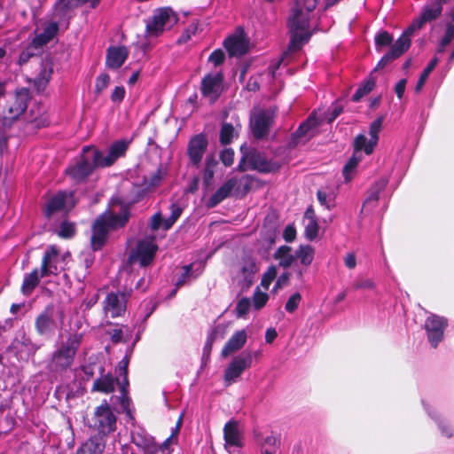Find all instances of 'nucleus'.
<instances>
[{
	"instance_id": "1",
	"label": "nucleus",
	"mask_w": 454,
	"mask_h": 454,
	"mask_svg": "<svg viewBox=\"0 0 454 454\" xmlns=\"http://www.w3.org/2000/svg\"><path fill=\"white\" fill-rule=\"evenodd\" d=\"M319 0H300L292 9L287 20V26L291 34L289 43L290 51L299 50L303 43L308 42L311 33L309 31V20Z\"/></svg>"
},
{
	"instance_id": "2",
	"label": "nucleus",
	"mask_w": 454,
	"mask_h": 454,
	"mask_svg": "<svg viewBox=\"0 0 454 454\" xmlns=\"http://www.w3.org/2000/svg\"><path fill=\"white\" fill-rule=\"evenodd\" d=\"M442 10V8L440 2H432L427 4L422 9L420 15L413 20L398 40L391 46L389 51L382 57L377 67H383L387 63L403 54L410 48L411 36L412 34L421 28L425 23L436 20L441 15Z\"/></svg>"
},
{
	"instance_id": "3",
	"label": "nucleus",
	"mask_w": 454,
	"mask_h": 454,
	"mask_svg": "<svg viewBox=\"0 0 454 454\" xmlns=\"http://www.w3.org/2000/svg\"><path fill=\"white\" fill-rule=\"evenodd\" d=\"M128 219L129 212L123 207H121L119 213L109 210L100 215L92 226L91 247L93 250L101 249L107 239L108 232L123 227Z\"/></svg>"
},
{
	"instance_id": "4",
	"label": "nucleus",
	"mask_w": 454,
	"mask_h": 454,
	"mask_svg": "<svg viewBox=\"0 0 454 454\" xmlns=\"http://www.w3.org/2000/svg\"><path fill=\"white\" fill-rule=\"evenodd\" d=\"M82 333H69L65 340H62L58 348L53 352L50 369L54 372H60L69 368L74 360L76 352L82 341Z\"/></svg>"
},
{
	"instance_id": "5",
	"label": "nucleus",
	"mask_w": 454,
	"mask_h": 454,
	"mask_svg": "<svg viewBox=\"0 0 454 454\" xmlns=\"http://www.w3.org/2000/svg\"><path fill=\"white\" fill-rule=\"evenodd\" d=\"M127 140L114 142L107 152L85 148L93 168H106L112 166L118 158L123 156L129 147Z\"/></svg>"
},
{
	"instance_id": "6",
	"label": "nucleus",
	"mask_w": 454,
	"mask_h": 454,
	"mask_svg": "<svg viewBox=\"0 0 454 454\" xmlns=\"http://www.w3.org/2000/svg\"><path fill=\"white\" fill-rule=\"evenodd\" d=\"M177 19L170 8H160L145 21V36L155 38L162 35L165 30L169 29Z\"/></svg>"
},
{
	"instance_id": "7",
	"label": "nucleus",
	"mask_w": 454,
	"mask_h": 454,
	"mask_svg": "<svg viewBox=\"0 0 454 454\" xmlns=\"http://www.w3.org/2000/svg\"><path fill=\"white\" fill-rule=\"evenodd\" d=\"M116 420V415L107 402L104 401L95 409L92 416L88 419V425L98 431V434L106 435L115 431Z\"/></svg>"
},
{
	"instance_id": "8",
	"label": "nucleus",
	"mask_w": 454,
	"mask_h": 454,
	"mask_svg": "<svg viewBox=\"0 0 454 454\" xmlns=\"http://www.w3.org/2000/svg\"><path fill=\"white\" fill-rule=\"evenodd\" d=\"M157 249L158 247L154 244L153 238H145L131 250L129 262L130 263L138 262L141 266L145 267L153 262Z\"/></svg>"
},
{
	"instance_id": "9",
	"label": "nucleus",
	"mask_w": 454,
	"mask_h": 454,
	"mask_svg": "<svg viewBox=\"0 0 454 454\" xmlns=\"http://www.w3.org/2000/svg\"><path fill=\"white\" fill-rule=\"evenodd\" d=\"M252 354H241L234 356L224 370L223 380L226 386L236 382L241 374L252 365Z\"/></svg>"
},
{
	"instance_id": "10",
	"label": "nucleus",
	"mask_w": 454,
	"mask_h": 454,
	"mask_svg": "<svg viewBox=\"0 0 454 454\" xmlns=\"http://www.w3.org/2000/svg\"><path fill=\"white\" fill-rule=\"evenodd\" d=\"M223 79L221 73L208 74L202 79L201 94L209 103H214L222 94Z\"/></svg>"
},
{
	"instance_id": "11",
	"label": "nucleus",
	"mask_w": 454,
	"mask_h": 454,
	"mask_svg": "<svg viewBox=\"0 0 454 454\" xmlns=\"http://www.w3.org/2000/svg\"><path fill=\"white\" fill-rule=\"evenodd\" d=\"M274 114L270 110L255 111L251 117V129L256 138H263L269 134L273 123Z\"/></svg>"
},
{
	"instance_id": "12",
	"label": "nucleus",
	"mask_w": 454,
	"mask_h": 454,
	"mask_svg": "<svg viewBox=\"0 0 454 454\" xmlns=\"http://www.w3.org/2000/svg\"><path fill=\"white\" fill-rule=\"evenodd\" d=\"M447 325V320L444 317L434 314H431L427 318L425 329L427 333L428 340L434 348H436L442 341Z\"/></svg>"
},
{
	"instance_id": "13",
	"label": "nucleus",
	"mask_w": 454,
	"mask_h": 454,
	"mask_svg": "<svg viewBox=\"0 0 454 454\" xmlns=\"http://www.w3.org/2000/svg\"><path fill=\"white\" fill-rule=\"evenodd\" d=\"M93 169L92 163L84 148L81 157L66 169V174L75 182H81L86 179Z\"/></svg>"
},
{
	"instance_id": "14",
	"label": "nucleus",
	"mask_w": 454,
	"mask_h": 454,
	"mask_svg": "<svg viewBox=\"0 0 454 454\" xmlns=\"http://www.w3.org/2000/svg\"><path fill=\"white\" fill-rule=\"evenodd\" d=\"M128 295L123 292L109 293L104 301L105 313L111 317L121 316L126 310Z\"/></svg>"
},
{
	"instance_id": "15",
	"label": "nucleus",
	"mask_w": 454,
	"mask_h": 454,
	"mask_svg": "<svg viewBox=\"0 0 454 454\" xmlns=\"http://www.w3.org/2000/svg\"><path fill=\"white\" fill-rule=\"evenodd\" d=\"M74 205L72 192H59L49 199L45 207V215L51 217L54 213L61 210H68Z\"/></svg>"
},
{
	"instance_id": "16",
	"label": "nucleus",
	"mask_w": 454,
	"mask_h": 454,
	"mask_svg": "<svg viewBox=\"0 0 454 454\" xmlns=\"http://www.w3.org/2000/svg\"><path fill=\"white\" fill-rule=\"evenodd\" d=\"M207 144V138L204 134H198L190 139L187 146V154L192 165L200 166Z\"/></svg>"
},
{
	"instance_id": "17",
	"label": "nucleus",
	"mask_w": 454,
	"mask_h": 454,
	"mask_svg": "<svg viewBox=\"0 0 454 454\" xmlns=\"http://www.w3.org/2000/svg\"><path fill=\"white\" fill-rule=\"evenodd\" d=\"M100 0H57L53 8V18L59 20L67 18V14L82 4H90L91 8H96Z\"/></svg>"
},
{
	"instance_id": "18",
	"label": "nucleus",
	"mask_w": 454,
	"mask_h": 454,
	"mask_svg": "<svg viewBox=\"0 0 454 454\" xmlns=\"http://www.w3.org/2000/svg\"><path fill=\"white\" fill-rule=\"evenodd\" d=\"M59 259L58 249L51 246L44 253L41 264V277L57 275L59 272L57 262Z\"/></svg>"
},
{
	"instance_id": "19",
	"label": "nucleus",
	"mask_w": 454,
	"mask_h": 454,
	"mask_svg": "<svg viewBox=\"0 0 454 454\" xmlns=\"http://www.w3.org/2000/svg\"><path fill=\"white\" fill-rule=\"evenodd\" d=\"M28 90L21 89L17 91L13 100L8 106L9 116L5 119L16 120L27 107Z\"/></svg>"
},
{
	"instance_id": "20",
	"label": "nucleus",
	"mask_w": 454,
	"mask_h": 454,
	"mask_svg": "<svg viewBox=\"0 0 454 454\" xmlns=\"http://www.w3.org/2000/svg\"><path fill=\"white\" fill-rule=\"evenodd\" d=\"M56 327L52 308H46L35 319V329L40 335L50 334Z\"/></svg>"
},
{
	"instance_id": "21",
	"label": "nucleus",
	"mask_w": 454,
	"mask_h": 454,
	"mask_svg": "<svg viewBox=\"0 0 454 454\" xmlns=\"http://www.w3.org/2000/svg\"><path fill=\"white\" fill-rule=\"evenodd\" d=\"M224 47L229 52L230 56L239 57L247 51L248 42L242 33H238L225 39Z\"/></svg>"
},
{
	"instance_id": "22",
	"label": "nucleus",
	"mask_w": 454,
	"mask_h": 454,
	"mask_svg": "<svg viewBox=\"0 0 454 454\" xmlns=\"http://www.w3.org/2000/svg\"><path fill=\"white\" fill-rule=\"evenodd\" d=\"M237 178L232 177L229 179L221 187H219L214 194H212V196L207 200L206 206L208 208L215 207L224 199L231 196L232 191L237 187Z\"/></svg>"
},
{
	"instance_id": "23",
	"label": "nucleus",
	"mask_w": 454,
	"mask_h": 454,
	"mask_svg": "<svg viewBox=\"0 0 454 454\" xmlns=\"http://www.w3.org/2000/svg\"><path fill=\"white\" fill-rule=\"evenodd\" d=\"M247 333L246 330H239L234 333V334L229 339L226 344L223 346L221 356L226 358L231 354H233L240 350L247 342Z\"/></svg>"
},
{
	"instance_id": "24",
	"label": "nucleus",
	"mask_w": 454,
	"mask_h": 454,
	"mask_svg": "<svg viewBox=\"0 0 454 454\" xmlns=\"http://www.w3.org/2000/svg\"><path fill=\"white\" fill-rule=\"evenodd\" d=\"M318 125L317 119L310 116L305 122L300 125L299 129L294 134V144L305 142L315 136L317 127Z\"/></svg>"
},
{
	"instance_id": "25",
	"label": "nucleus",
	"mask_w": 454,
	"mask_h": 454,
	"mask_svg": "<svg viewBox=\"0 0 454 454\" xmlns=\"http://www.w3.org/2000/svg\"><path fill=\"white\" fill-rule=\"evenodd\" d=\"M129 56L125 46H113L108 48L106 54V66L111 69L120 68Z\"/></svg>"
},
{
	"instance_id": "26",
	"label": "nucleus",
	"mask_w": 454,
	"mask_h": 454,
	"mask_svg": "<svg viewBox=\"0 0 454 454\" xmlns=\"http://www.w3.org/2000/svg\"><path fill=\"white\" fill-rule=\"evenodd\" d=\"M247 159L252 169H256L261 172H271L278 168L275 163L268 161L266 158L257 151H251L247 154Z\"/></svg>"
},
{
	"instance_id": "27",
	"label": "nucleus",
	"mask_w": 454,
	"mask_h": 454,
	"mask_svg": "<svg viewBox=\"0 0 454 454\" xmlns=\"http://www.w3.org/2000/svg\"><path fill=\"white\" fill-rule=\"evenodd\" d=\"M53 73V62L50 58L42 60L41 70L35 78L34 83L38 91L43 90L51 78Z\"/></svg>"
},
{
	"instance_id": "28",
	"label": "nucleus",
	"mask_w": 454,
	"mask_h": 454,
	"mask_svg": "<svg viewBox=\"0 0 454 454\" xmlns=\"http://www.w3.org/2000/svg\"><path fill=\"white\" fill-rule=\"evenodd\" d=\"M387 184V179L380 178L371 186L368 191V196L363 204V209H372L377 205L379 195L385 190Z\"/></svg>"
},
{
	"instance_id": "29",
	"label": "nucleus",
	"mask_w": 454,
	"mask_h": 454,
	"mask_svg": "<svg viewBox=\"0 0 454 454\" xmlns=\"http://www.w3.org/2000/svg\"><path fill=\"white\" fill-rule=\"evenodd\" d=\"M59 29L58 23L55 21L45 24L42 33L37 34L33 40L35 47H41L48 43L57 34Z\"/></svg>"
},
{
	"instance_id": "30",
	"label": "nucleus",
	"mask_w": 454,
	"mask_h": 454,
	"mask_svg": "<svg viewBox=\"0 0 454 454\" xmlns=\"http://www.w3.org/2000/svg\"><path fill=\"white\" fill-rule=\"evenodd\" d=\"M224 440L226 445L240 447L241 436L236 421H229L223 428Z\"/></svg>"
},
{
	"instance_id": "31",
	"label": "nucleus",
	"mask_w": 454,
	"mask_h": 454,
	"mask_svg": "<svg viewBox=\"0 0 454 454\" xmlns=\"http://www.w3.org/2000/svg\"><path fill=\"white\" fill-rule=\"evenodd\" d=\"M105 449V442L100 437H90L77 450L75 454H101Z\"/></svg>"
},
{
	"instance_id": "32",
	"label": "nucleus",
	"mask_w": 454,
	"mask_h": 454,
	"mask_svg": "<svg viewBox=\"0 0 454 454\" xmlns=\"http://www.w3.org/2000/svg\"><path fill=\"white\" fill-rule=\"evenodd\" d=\"M41 270L35 269L29 274L24 276L21 292L25 295H30L35 288L38 286L41 278Z\"/></svg>"
},
{
	"instance_id": "33",
	"label": "nucleus",
	"mask_w": 454,
	"mask_h": 454,
	"mask_svg": "<svg viewBox=\"0 0 454 454\" xmlns=\"http://www.w3.org/2000/svg\"><path fill=\"white\" fill-rule=\"evenodd\" d=\"M132 442L146 451H153L156 449L154 439L145 432H134Z\"/></svg>"
},
{
	"instance_id": "34",
	"label": "nucleus",
	"mask_w": 454,
	"mask_h": 454,
	"mask_svg": "<svg viewBox=\"0 0 454 454\" xmlns=\"http://www.w3.org/2000/svg\"><path fill=\"white\" fill-rule=\"evenodd\" d=\"M114 385L115 380L108 374L97 379L93 383L92 390L109 394L114 390Z\"/></svg>"
},
{
	"instance_id": "35",
	"label": "nucleus",
	"mask_w": 454,
	"mask_h": 454,
	"mask_svg": "<svg viewBox=\"0 0 454 454\" xmlns=\"http://www.w3.org/2000/svg\"><path fill=\"white\" fill-rule=\"evenodd\" d=\"M377 145H371V139H368L364 134H359L354 140V152L361 154L364 152L365 154L370 155L372 153Z\"/></svg>"
},
{
	"instance_id": "36",
	"label": "nucleus",
	"mask_w": 454,
	"mask_h": 454,
	"mask_svg": "<svg viewBox=\"0 0 454 454\" xmlns=\"http://www.w3.org/2000/svg\"><path fill=\"white\" fill-rule=\"evenodd\" d=\"M274 257L279 262L282 267H289L295 260V255L292 254V248L287 246L280 247L275 253Z\"/></svg>"
},
{
	"instance_id": "37",
	"label": "nucleus",
	"mask_w": 454,
	"mask_h": 454,
	"mask_svg": "<svg viewBox=\"0 0 454 454\" xmlns=\"http://www.w3.org/2000/svg\"><path fill=\"white\" fill-rule=\"evenodd\" d=\"M12 348H14L18 353H20L21 358H23V353H26V355L29 356L30 355H34L37 350V347L25 337H23L22 340H15L12 342Z\"/></svg>"
},
{
	"instance_id": "38",
	"label": "nucleus",
	"mask_w": 454,
	"mask_h": 454,
	"mask_svg": "<svg viewBox=\"0 0 454 454\" xmlns=\"http://www.w3.org/2000/svg\"><path fill=\"white\" fill-rule=\"evenodd\" d=\"M258 270V267L250 257L245 258L242 262V265L240 267V272L244 281L251 283L254 275Z\"/></svg>"
},
{
	"instance_id": "39",
	"label": "nucleus",
	"mask_w": 454,
	"mask_h": 454,
	"mask_svg": "<svg viewBox=\"0 0 454 454\" xmlns=\"http://www.w3.org/2000/svg\"><path fill=\"white\" fill-rule=\"evenodd\" d=\"M295 258L299 259L301 264L308 266L314 259V249L309 245L300 246L295 252Z\"/></svg>"
},
{
	"instance_id": "40",
	"label": "nucleus",
	"mask_w": 454,
	"mask_h": 454,
	"mask_svg": "<svg viewBox=\"0 0 454 454\" xmlns=\"http://www.w3.org/2000/svg\"><path fill=\"white\" fill-rule=\"evenodd\" d=\"M439 59L437 57H434L433 58L430 62L428 63L427 67L425 68V70L423 71V73L421 74L417 84H416V87H415V90L416 92H419L423 86L425 85L430 73L434 69L435 66L437 65Z\"/></svg>"
},
{
	"instance_id": "41",
	"label": "nucleus",
	"mask_w": 454,
	"mask_h": 454,
	"mask_svg": "<svg viewBox=\"0 0 454 454\" xmlns=\"http://www.w3.org/2000/svg\"><path fill=\"white\" fill-rule=\"evenodd\" d=\"M383 121H384V117L380 116L370 124V127H369L370 138L369 139H371V145H378L379 134L382 129Z\"/></svg>"
},
{
	"instance_id": "42",
	"label": "nucleus",
	"mask_w": 454,
	"mask_h": 454,
	"mask_svg": "<svg viewBox=\"0 0 454 454\" xmlns=\"http://www.w3.org/2000/svg\"><path fill=\"white\" fill-rule=\"evenodd\" d=\"M360 160L361 154H358L356 152H354L353 156L350 158V160L348 161V163L345 165L343 168V175L347 181H349L351 179L352 175Z\"/></svg>"
},
{
	"instance_id": "43",
	"label": "nucleus",
	"mask_w": 454,
	"mask_h": 454,
	"mask_svg": "<svg viewBox=\"0 0 454 454\" xmlns=\"http://www.w3.org/2000/svg\"><path fill=\"white\" fill-rule=\"evenodd\" d=\"M375 82L372 80H369L362 84L355 92L352 97L354 102H358L365 95L369 94L374 88Z\"/></svg>"
},
{
	"instance_id": "44",
	"label": "nucleus",
	"mask_w": 454,
	"mask_h": 454,
	"mask_svg": "<svg viewBox=\"0 0 454 454\" xmlns=\"http://www.w3.org/2000/svg\"><path fill=\"white\" fill-rule=\"evenodd\" d=\"M235 134V128L229 123H223L222 125L220 132V140L223 144H229L231 142Z\"/></svg>"
},
{
	"instance_id": "45",
	"label": "nucleus",
	"mask_w": 454,
	"mask_h": 454,
	"mask_svg": "<svg viewBox=\"0 0 454 454\" xmlns=\"http://www.w3.org/2000/svg\"><path fill=\"white\" fill-rule=\"evenodd\" d=\"M392 42L393 37L387 31L380 32L375 36V44L378 51H380L382 47L391 44Z\"/></svg>"
},
{
	"instance_id": "46",
	"label": "nucleus",
	"mask_w": 454,
	"mask_h": 454,
	"mask_svg": "<svg viewBox=\"0 0 454 454\" xmlns=\"http://www.w3.org/2000/svg\"><path fill=\"white\" fill-rule=\"evenodd\" d=\"M128 365H129V358L126 356L118 364V370L120 372V374H123V382L121 385V390L122 392V395H124L126 393V386L128 385Z\"/></svg>"
},
{
	"instance_id": "47",
	"label": "nucleus",
	"mask_w": 454,
	"mask_h": 454,
	"mask_svg": "<svg viewBox=\"0 0 454 454\" xmlns=\"http://www.w3.org/2000/svg\"><path fill=\"white\" fill-rule=\"evenodd\" d=\"M304 224L306 238L309 240L314 239L317 236L319 230L317 220L304 221Z\"/></svg>"
},
{
	"instance_id": "48",
	"label": "nucleus",
	"mask_w": 454,
	"mask_h": 454,
	"mask_svg": "<svg viewBox=\"0 0 454 454\" xmlns=\"http://www.w3.org/2000/svg\"><path fill=\"white\" fill-rule=\"evenodd\" d=\"M269 296L266 293H263L257 288L253 296V304L256 309H262L267 302Z\"/></svg>"
},
{
	"instance_id": "49",
	"label": "nucleus",
	"mask_w": 454,
	"mask_h": 454,
	"mask_svg": "<svg viewBox=\"0 0 454 454\" xmlns=\"http://www.w3.org/2000/svg\"><path fill=\"white\" fill-rule=\"evenodd\" d=\"M301 301V294L299 293H294L287 300V301L285 305L286 310L289 313L294 312L297 309Z\"/></svg>"
},
{
	"instance_id": "50",
	"label": "nucleus",
	"mask_w": 454,
	"mask_h": 454,
	"mask_svg": "<svg viewBox=\"0 0 454 454\" xmlns=\"http://www.w3.org/2000/svg\"><path fill=\"white\" fill-rule=\"evenodd\" d=\"M277 277V269L274 266L270 267L263 274L261 285L267 290L269 289L271 282Z\"/></svg>"
},
{
	"instance_id": "51",
	"label": "nucleus",
	"mask_w": 454,
	"mask_h": 454,
	"mask_svg": "<svg viewBox=\"0 0 454 454\" xmlns=\"http://www.w3.org/2000/svg\"><path fill=\"white\" fill-rule=\"evenodd\" d=\"M317 200L320 204L326 208L333 207V197L332 194H328L326 192L319 190L317 191Z\"/></svg>"
},
{
	"instance_id": "52",
	"label": "nucleus",
	"mask_w": 454,
	"mask_h": 454,
	"mask_svg": "<svg viewBox=\"0 0 454 454\" xmlns=\"http://www.w3.org/2000/svg\"><path fill=\"white\" fill-rule=\"evenodd\" d=\"M217 164V161L214 158V156H207L206 158V165H205V178L211 179L214 176L215 168Z\"/></svg>"
},
{
	"instance_id": "53",
	"label": "nucleus",
	"mask_w": 454,
	"mask_h": 454,
	"mask_svg": "<svg viewBox=\"0 0 454 454\" xmlns=\"http://www.w3.org/2000/svg\"><path fill=\"white\" fill-rule=\"evenodd\" d=\"M75 228L74 223L69 222H63L60 225L59 235L62 238H71L74 236Z\"/></svg>"
},
{
	"instance_id": "54",
	"label": "nucleus",
	"mask_w": 454,
	"mask_h": 454,
	"mask_svg": "<svg viewBox=\"0 0 454 454\" xmlns=\"http://www.w3.org/2000/svg\"><path fill=\"white\" fill-rule=\"evenodd\" d=\"M251 302L247 298H242L239 301L236 306V312L239 317H242L248 312Z\"/></svg>"
},
{
	"instance_id": "55",
	"label": "nucleus",
	"mask_w": 454,
	"mask_h": 454,
	"mask_svg": "<svg viewBox=\"0 0 454 454\" xmlns=\"http://www.w3.org/2000/svg\"><path fill=\"white\" fill-rule=\"evenodd\" d=\"M375 286L374 282L370 279H356L353 284V289L354 290H360V289H373Z\"/></svg>"
},
{
	"instance_id": "56",
	"label": "nucleus",
	"mask_w": 454,
	"mask_h": 454,
	"mask_svg": "<svg viewBox=\"0 0 454 454\" xmlns=\"http://www.w3.org/2000/svg\"><path fill=\"white\" fill-rule=\"evenodd\" d=\"M454 39V25L448 24L445 35L442 39V46L446 47L450 43V42Z\"/></svg>"
},
{
	"instance_id": "57",
	"label": "nucleus",
	"mask_w": 454,
	"mask_h": 454,
	"mask_svg": "<svg viewBox=\"0 0 454 454\" xmlns=\"http://www.w3.org/2000/svg\"><path fill=\"white\" fill-rule=\"evenodd\" d=\"M220 159L225 166H231L234 160V152L231 149H225L221 153Z\"/></svg>"
},
{
	"instance_id": "58",
	"label": "nucleus",
	"mask_w": 454,
	"mask_h": 454,
	"mask_svg": "<svg viewBox=\"0 0 454 454\" xmlns=\"http://www.w3.org/2000/svg\"><path fill=\"white\" fill-rule=\"evenodd\" d=\"M224 53L223 51L221 50H215V51H213L210 56H209V62L213 63L214 66H219L220 64H222L224 60Z\"/></svg>"
},
{
	"instance_id": "59",
	"label": "nucleus",
	"mask_w": 454,
	"mask_h": 454,
	"mask_svg": "<svg viewBox=\"0 0 454 454\" xmlns=\"http://www.w3.org/2000/svg\"><path fill=\"white\" fill-rule=\"evenodd\" d=\"M110 82V77L106 74H102L97 78L96 89L98 91L105 90Z\"/></svg>"
},
{
	"instance_id": "60",
	"label": "nucleus",
	"mask_w": 454,
	"mask_h": 454,
	"mask_svg": "<svg viewBox=\"0 0 454 454\" xmlns=\"http://www.w3.org/2000/svg\"><path fill=\"white\" fill-rule=\"evenodd\" d=\"M182 421H183V417L180 416L176 422L175 428L172 431V434L163 442L164 448H167L172 442V440L174 438H176V436L180 431L181 426H182Z\"/></svg>"
},
{
	"instance_id": "61",
	"label": "nucleus",
	"mask_w": 454,
	"mask_h": 454,
	"mask_svg": "<svg viewBox=\"0 0 454 454\" xmlns=\"http://www.w3.org/2000/svg\"><path fill=\"white\" fill-rule=\"evenodd\" d=\"M283 237L286 242H292L295 239L296 230L293 225H287L283 232Z\"/></svg>"
},
{
	"instance_id": "62",
	"label": "nucleus",
	"mask_w": 454,
	"mask_h": 454,
	"mask_svg": "<svg viewBox=\"0 0 454 454\" xmlns=\"http://www.w3.org/2000/svg\"><path fill=\"white\" fill-rule=\"evenodd\" d=\"M125 96V89L123 87H115L111 99L113 102H121L124 98Z\"/></svg>"
},
{
	"instance_id": "63",
	"label": "nucleus",
	"mask_w": 454,
	"mask_h": 454,
	"mask_svg": "<svg viewBox=\"0 0 454 454\" xmlns=\"http://www.w3.org/2000/svg\"><path fill=\"white\" fill-rule=\"evenodd\" d=\"M191 270H192V265L184 267V272H183L182 276L176 281V286L179 287L185 283L186 278H190V276H191Z\"/></svg>"
},
{
	"instance_id": "64",
	"label": "nucleus",
	"mask_w": 454,
	"mask_h": 454,
	"mask_svg": "<svg viewBox=\"0 0 454 454\" xmlns=\"http://www.w3.org/2000/svg\"><path fill=\"white\" fill-rule=\"evenodd\" d=\"M162 226V217L160 213H157L153 215L151 220V228L152 230L155 231L158 230L160 227Z\"/></svg>"
}]
</instances>
